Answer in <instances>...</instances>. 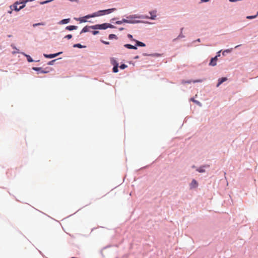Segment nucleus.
I'll return each mask as SVG.
<instances>
[{
    "mask_svg": "<svg viewBox=\"0 0 258 258\" xmlns=\"http://www.w3.org/2000/svg\"><path fill=\"white\" fill-rule=\"evenodd\" d=\"M78 29V26L75 25H69L66 27L65 29L70 31L77 30Z\"/></svg>",
    "mask_w": 258,
    "mask_h": 258,
    "instance_id": "obj_12",
    "label": "nucleus"
},
{
    "mask_svg": "<svg viewBox=\"0 0 258 258\" xmlns=\"http://www.w3.org/2000/svg\"><path fill=\"white\" fill-rule=\"evenodd\" d=\"M93 26H94V25L85 26L81 31L80 34H81L90 31V29H93Z\"/></svg>",
    "mask_w": 258,
    "mask_h": 258,
    "instance_id": "obj_4",
    "label": "nucleus"
},
{
    "mask_svg": "<svg viewBox=\"0 0 258 258\" xmlns=\"http://www.w3.org/2000/svg\"><path fill=\"white\" fill-rule=\"evenodd\" d=\"M71 19L70 18H67V19H63L61 20H60L58 24L59 25H64L67 24L70 22Z\"/></svg>",
    "mask_w": 258,
    "mask_h": 258,
    "instance_id": "obj_10",
    "label": "nucleus"
},
{
    "mask_svg": "<svg viewBox=\"0 0 258 258\" xmlns=\"http://www.w3.org/2000/svg\"><path fill=\"white\" fill-rule=\"evenodd\" d=\"M183 29H184L183 28H181L180 29V32H181V33H182V31H183Z\"/></svg>",
    "mask_w": 258,
    "mask_h": 258,
    "instance_id": "obj_52",
    "label": "nucleus"
},
{
    "mask_svg": "<svg viewBox=\"0 0 258 258\" xmlns=\"http://www.w3.org/2000/svg\"><path fill=\"white\" fill-rule=\"evenodd\" d=\"M29 0H20L19 2H18V3H19V5H20V4H24V5H26V4L29 2Z\"/></svg>",
    "mask_w": 258,
    "mask_h": 258,
    "instance_id": "obj_30",
    "label": "nucleus"
},
{
    "mask_svg": "<svg viewBox=\"0 0 258 258\" xmlns=\"http://www.w3.org/2000/svg\"><path fill=\"white\" fill-rule=\"evenodd\" d=\"M43 56H44L45 58H49V59L53 58L56 57V55L55 53H50V54L44 53Z\"/></svg>",
    "mask_w": 258,
    "mask_h": 258,
    "instance_id": "obj_11",
    "label": "nucleus"
},
{
    "mask_svg": "<svg viewBox=\"0 0 258 258\" xmlns=\"http://www.w3.org/2000/svg\"><path fill=\"white\" fill-rule=\"evenodd\" d=\"M91 33L93 35H96L99 33V31L98 30H95L94 31H92Z\"/></svg>",
    "mask_w": 258,
    "mask_h": 258,
    "instance_id": "obj_37",
    "label": "nucleus"
},
{
    "mask_svg": "<svg viewBox=\"0 0 258 258\" xmlns=\"http://www.w3.org/2000/svg\"><path fill=\"white\" fill-rule=\"evenodd\" d=\"M240 46V45H237V46H236L235 47V48H238V47L239 46Z\"/></svg>",
    "mask_w": 258,
    "mask_h": 258,
    "instance_id": "obj_53",
    "label": "nucleus"
},
{
    "mask_svg": "<svg viewBox=\"0 0 258 258\" xmlns=\"http://www.w3.org/2000/svg\"><path fill=\"white\" fill-rule=\"evenodd\" d=\"M45 25V23L44 22H40V23L33 24V27H36L38 26H44Z\"/></svg>",
    "mask_w": 258,
    "mask_h": 258,
    "instance_id": "obj_27",
    "label": "nucleus"
},
{
    "mask_svg": "<svg viewBox=\"0 0 258 258\" xmlns=\"http://www.w3.org/2000/svg\"><path fill=\"white\" fill-rule=\"evenodd\" d=\"M227 78L226 77H221L219 78L218 80V83L216 85V87H219L222 83L227 81Z\"/></svg>",
    "mask_w": 258,
    "mask_h": 258,
    "instance_id": "obj_6",
    "label": "nucleus"
},
{
    "mask_svg": "<svg viewBox=\"0 0 258 258\" xmlns=\"http://www.w3.org/2000/svg\"><path fill=\"white\" fill-rule=\"evenodd\" d=\"M178 39H179V38H177H177H174V39L173 40V42H175V41H177Z\"/></svg>",
    "mask_w": 258,
    "mask_h": 258,
    "instance_id": "obj_51",
    "label": "nucleus"
},
{
    "mask_svg": "<svg viewBox=\"0 0 258 258\" xmlns=\"http://www.w3.org/2000/svg\"><path fill=\"white\" fill-rule=\"evenodd\" d=\"M119 67L121 70H124L127 67V66L124 63L121 64Z\"/></svg>",
    "mask_w": 258,
    "mask_h": 258,
    "instance_id": "obj_32",
    "label": "nucleus"
},
{
    "mask_svg": "<svg viewBox=\"0 0 258 258\" xmlns=\"http://www.w3.org/2000/svg\"><path fill=\"white\" fill-rule=\"evenodd\" d=\"M134 58L135 59H137L139 58V56H138V55H136V56H135L134 57Z\"/></svg>",
    "mask_w": 258,
    "mask_h": 258,
    "instance_id": "obj_49",
    "label": "nucleus"
},
{
    "mask_svg": "<svg viewBox=\"0 0 258 258\" xmlns=\"http://www.w3.org/2000/svg\"><path fill=\"white\" fill-rule=\"evenodd\" d=\"M196 42H201V39H200V38L197 39L196 40L194 41L193 42V43Z\"/></svg>",
    "mask_w": 258,
    "mask_h": 258,
    "instance_id": "obj_48",
    "label": "nucleus"
},
{
    "mask_svg": "<svg viewBox=\"0 0 258 258\" xmlns=\"http://www.w3.org/2000/svg\"><path fill=\"white\" fill-rule=\"evenodd\" d=\"M191 82H193V81H192V80H187V81L183 80L182 82V84H185V83L190 84Z\"/></svg>",
    "mask_w": 258,
    "mask_h": 258,
    "instance_id": "obj_38",
    "label": "nucleus"
},
{
    "mask_svg": "<svg viewBox=\"0 0 258 258\" xmlns=\"http://www.w3.org/2000/svg\"><path fill=\"white\" fill-rule=\"evenodd\" d=\"M122 24V21L121 20H120V21H116L115 22V24H116V25H121Z\"/></svg>",
    "mask_w": 258,
    "mask_h": 258,
    "instance_id": "obj_43",
    "label": "nucleus"
},
{
    "mask_svg": "<svg viewBox=\"0 0 258 258\" xmlns=\"http://www.w3.org/2000/svg\"><path fill=\"white\" fill-rule=\"evenodd\" d=\"M125 17L127 20L128 22H127L128 24H137L140 23H144V21L140 20H136V19H148L149 17L148 16H144L143 15H125Z\"/></svg>",
    "mask_w": 258,
    "mask_h": 258,
    "instance_id": "obj_1",
    "label": "nucleus"
},
{
    "mask_svg": "<svg viewBox=\"0 0 258 258\" xmlns=\"http://www.w3.org/2000/svg\"><path fill=\"white\" fill-rule=\"evenodd\" d=\"M121 21H122V24H123V23H127V22H129L128 21V20H127L126 18H125V19L123 18V19L121 20Z\"/></svg>",
    "mask_w": 258,
    "mask_h": 258,
    "instance_id": "obj_40",
    "label": "nucleus"
},
{
    "mask_svg": "<svg viewBox=\"0 0 258 258\" xmlns=\"http://www.w3.org/2000/svg\"><path fill=\"white\" fill-rule=\"evenodd\" d=\"M52 1H53V0H46V1L41 2L40 3V5H45V4H48Z\"/></svg>",
    "mask_w": 258,
    "mask_h": 258,
    "instance_id": "obj_33",
    "label": "nucleus"
},
{
    "mask_svg": "<svg viewBox=\"0 0 258 258\" xmlns=\"http://www.w3.org/2000/svg\"><path fill=\"white\" fill-rule=\"evenodd\" d=\"M9 13L11 14L12 13V11H9Z\"/></svg>",
    "mask_w": 258,
    "mask_h": 258,
    "instance_id": "obj_56",
    "label": "nucleus"
},
{
    "mask_svg": "<svg viewBox=\"0 0 258 258\" xmlns=\"http://www.w3.org/2000/svg\"><path fill=\"white\" fill-rule=\"evenodd\" d=\"M257 16H258V12L256 13V15H251V16H246V18L247 19L251 20V19H253L256 18L257 17Z\"/></svg>",
    "mask_w": 258,
    "mask_h": 258,
    "instance_id": "obj_24",
    "label": "nucleus"
},
{
    "mask_svg": "<svg viewBox=\"0 0 258 258\" xmlns=\"http://www.w3.org/2000/svg\"><path fill=\"white\" fill-rule=\"evenodd\" d=\"M116 9L115 8H110V9L104 10V15H105L110 14V13L114 12L115 11H116Z\"/></svg>",
    "mask_w": 258,
    "mask_h": 258,
    "instance_id": "obj_14",
    "label": "nucleus"
},
{
    "mask_svg": "<svg viewBox=\"0 0 258 258\" xmlns=\"http://www.w3.org/2000/svg\"><path fill=\"white\" fill-rule=\"evenodd\" d=\"M232 50H233L232 48H229V49H225L223 51H222V55L223 56H225L226 55V54L229 53L231 52Z\"/></svg>",
    "mask_w": 258,
    "mask_h": 258,
    "instance_id": "obj_21",
    "label": "nucleus"
},
{
    "mask_svg": "<svg viewBox=\"0 0 258 258\" xmlns=\"http://www.w3.org/2000/svg\"><path fill=\"white\" fill-rule=\"evenodd\" d=\"M209 167L208 165H204L200 166V167H198L196 169V171L200 173H204L205 172V168H208Z\"/></svg>",
    "mask_w": 258,
    "mask_h": 258,
    "instance_id": "obj_5",
    "label": "nucleus"
},
{
    "mask_svg": "<svg viewBox=\"0 0 258 258\" xmlns=\"http://www.w3.org/2000/svg\"><path fill=\"white\" fill-rule=\"evenodd\" d=\"M75 19L76 20V21H80V23H83V22H87V18L85 17V16L83 17H80V18H75Z\"/></svg>",
    "mask_w": 258,
    "mask_h": 258,
    "instance_id": "obj_16",
    "label": "nucleus"
},
{
    "mask_svg": "<svg viewBox=\"0 0 258 258\" xmlns=\"http://www.w3.org/2000/svg\"><path fill=\"white\" fill-rule=\"evenodd\" d=\"M71 2H77V0H70Z\"/></svg>",
    "mask_w": 258,
    "mask_h": 258,
    "instance_id": "obj_54",
    "label": "nucleus"
},
{
    "mask_svg": "<svg viewBox=\"0 0 258 258\" xmlns=\"http://www.w3.org/2000/svg\"><path fill=\"white\" fill-rule=\"evenodd\" d=\"M156 11H150L149 12L151 16L149 17V18H148V19H151V20H155L156 19Z\"/></svg>",
    "mask_w": 258,
    "mask_h": 258,
    "instance_id": "obj_15",
    "label": "nucleus"
},
{
    "mask_svg": "<svg viewBox=\"0 0 258 258\" xmlns=\"http://www.w3.org/2000/svg\"><path fill=\"white\" fill-rule=\"evenodd\" d=\"M222 50H219L216 53V55L214 56L218 60V58L221 56V52H222Z\"/></svg>",
    "mask_w": 258,
    "mask_h": 258,
    "instance_id": "obj_34",
    "label": "nucleus"
},
{
    "mask_svg": "<svg viewBox=\"0 0 258 258\" xmlns=\"http://www.w3.org/2000/svg\"><path fill=\"white\" fill-rule=\"evenodd\" d=\"M21 5L19 7V9L20 10V11L21 10H22V9H23L26 6V5H24V4H21Z\"/></svg>",
    "mask_w": 258,
    "mask_h": 258,
    "instance_id": "obj_44",
    "label": "nucleus"
},
{
    "mask_svg": "<svg viewBox=\"0 0 258 258\" xmlns=\"http://www.w3.org/2000/svg\"><path fill=\"white\" fill-rule=\"evenodd\" d=\"M110 62H111V64L113 66V67L119 65V63L117 62V61L116 60V58H115L114 57H111L110 58Z\"/></svg>",
    "mask_w": 258,
    "mask_h": 258,
    "instance_id": "obj_17",
    "label": "nucleus"
},
{
    "mask_svg": "<svg viewBox=\"0 0 258 258\" xmlns=\"http://www.w3.org/2000/svg\"><path fill=\"white\" fill-rule=\"evenodd\" d=\"M32 70L37 72L38 73L41 74H46L49 72L48 71H46L41 67H33Z\"/></svg>",
    "mask_w": 258,
    "mask_h": 258,
    "instance_id": "obj_3",
    "label": "nucleus"
},
{
    "mask_svg": "<svg viewBox=\"0 0 258 258\" xmlns=\"http://www.w3.org/2000/svg\"><path fill=\"white\" fill-rule=\"evenodd\" d=\"M184 37H185V36L183 35L182 34V33H181V32H180L179 35L178 36L177 38L180 39V38H184Z\"/></svg>",
    "mask_w": 258,
    "mask_h": 258,
    "instance_id": "obj_41",
    "label": "nucleus"
},
{
    "mask_svg": "<svg viewBox=\"0 0 258 258\" xmlns=\"http://www.w3.org/2000/svg\"><path fill=\"white\" fill-rule=\"evenodd\" d=\"M192 168H196L195 166V165H194V166H192Z\"/></svg>",
    "mask_w": 258,
    "mask_h": 258,
    "instance_id": "obj_57",
    "label": "nucleus"
},
{
    "mask_svg": "<svg viewBox=\"0 0 258 258\" xmlns=\"http://www.w3.org/2000/svg\"><path fill=\"white\" fill-rule=\"evenodd\" d=\"M97 14L98 17L105 15L104 13V10H99V11H97Z\"/></svg>",
    "mask_w": 258,
    "mask_h": 258,
    "instance_id": "obj_26",
    "label": "nucleus"
},
{
    "mask_svg": "<svg viewBox=\"0 0 258 258\" xmlns=\"http://www.w3.org/2000/svg\"><path fill=\"white\" fill-rule=\"evenodd\" d=\"M100 41H101L102 43H103L104 44H105V45H108V44H109V43H110L109 41H104V40H102V39H101V40H100Z\"/></svg>",
    "mask_w": 258,
    "mask_h": 258,
    "instance_id": "obj_39",
    "label": "nucleus"
},
{
    "mask_svg": "<svg viewBox=\"0 0 258 258\" xmlns=\"http://www.w3.org/2000/svg\"><path fill=\"white\" fill-rule=\"evenodd\" d=\"M117 19L116 18H112L110 20V22L111 23H113V24H115V20Z\"/></svg>",
    "mask_w": 258,
    "mask_h": 258,
    "instance_id": "obj_42",
    "label": "nucleus"
},
{
    "mask_svg": "<svg viewBox=\"0 0 258 258\" xmlns=\"http://www.w3.org/2000/svg\"><path fill=\"white\" fill-rule=\"evenodd\" d=\"M143 55H144V56H147V55H148V54H147V53H144V54H143Z\"/></svg>",
    "mask_w": 258,
    "mask_h": 258,
    "instance_id": "obj_55",
    "label": "nucleus"
},
{
    "mask_svg": "<svg viewBox=\"0 0 258 258\" xmlns=\"http://www.w3.org/2000/svg\"><path fill=\"white\" fill-rule=\"evenodd\" d=\"M107 28H111V29H114V28H116V27L115 26L112 25L111 24L107 23Z\"/></svg>",
    "mask_w": 258,
    "mask_h": 258,
    "instance_id": "obj_35",
    "label": "nucleus"
},
{
    "mask_svg": "<svg viewBox=\"0 0 258 258\" xmlns=\"http://www.w3.org/2000/svg\"><path fill=\"white\" fill-rule=\"evenodd\" d=\"M119 65L113 66L112 68V72L113 73H117L118 72Z\"/></svg>",
    "mask_w": 258,
    "mask_h": 258,
    "instance_id": "obj_28",
    "label": "nucleus"
},
{
    "mask_svg": "<svg viewBox=\"0 0 258 258\" xmlns=\"http://www.w3.org/2000/svg\"><path fill=\"white\" fill-rule=\"evenodd\" d=\"M98 17L97 16V12H94V13H93L92 14H88V15L85 16V17L87 19H90L91 18H94V17Z\"/></svg>",
    "mask_w": 258,
    "mask_h": 258,
    "instance_id": "obj_19",
    "label": "nucleus"
},
{
    "mask_svg": "<svg viewBox=\"0 0 258 258\" xmlns=\"http://www.w3.org/2000/svg\"><path fill=\"white\" fill-rule=\"evenodd\" d=\"M202 82V80H194L193 81V82L194 83H198V82Z\"/></svg>",
    "mask_w": 258,
    "mask_h": 258,
    "instance_id": "obj_45",
    "label": "nucleus"
},
{
    "mask_svg": "<svg viewBox=\"0 0 258 258\" xmlns=\"http://www.w3.org/2000/svg\"><path fill=\"white\" fill-rule=\"evenodd\" d=\"M92 28L93 30H106L107 29V23L94 25Z\"/></svg>",
    "mask_w": 258,
    "mask_h": 258,
    "instance_id": "obj_2",
    "label": "nucleus"
},
{
    "mask_svg": "<svg viewBox=\"0 0 258 258\" xmlns=\"http://www.w3.org/2000/svg\"><path fill=\"white\" fill-rule=\"evenodd\" d=\"M123 47L130 49H137V47L136 46V44L135 45H133L131 44H125L123 45Z\"/></svg>",
    "mask_w": 258,
    "mask_h": 258,
    "instance_id": "obj_9",
    "label": "nucleus"
},
{
    "mask_svg": "<svg viewBox=\"0 0 258 258\" xmlns=\"http://www.w3.org/2000/svg\"><path fill=\"white\" fill-rule=\"evenodd\" d=\"M62 51H60V52L55 53V54L56 55V57L58 56V55H59L60 54H62Z\"/></svg>",
    "mask_w": 258,
    "mask_h": 258,
    "instance_id": "obj_47",
    "label": "nucleus"
},
{
    "mask_svg": "<svg viewBox=\"0 0 258 258\" xmlns=\"http://www.w3.org/2000/svg\"><path fill=\"white\" fill-rule=\"evenodd\" d=\"M73 47L74 48H86V46L83 45L80 43H76L73 45Z\"/></svg>",
    "mask_w": 258,
    "mask_h": 258,
    "instance_id": "obj_20",
    "label": "nucleus"
},
{
    "mask_svg": "<svg viewBox=\"0 0 258 258\" xmlns=\"http://www.w3.org/2000/svg\"><path fill=\"white\" fill-rule=\"evenodd\" d=\"M108 39H110V40H112L113 39H117V36L115 34H110L108 36Z\"/></svg>",
    "mask_w": 258,
    "mask_h": 258,
    "instance_id": "obj_25",
    "label": "nucleus"
},
{
    "mask_svg": "<svg viewBox=\"0 0 258 258\" xmlns=\"http://www.w3.org/2000/svg\"><path fill=\"white\" fill-rule=\"evenodd\" d=\"M73 36L72 34H68L67 35H66L64 37V38H66V39H70L72 38Z\"/></svg>",
    "mask_w": 258,
    "mask_h": 258,
    "instance_id": "obj_36",
    "label": "nucleus"
},
{
    "mask_svg": "<svg viewBox=\"0 0 258 258\" xmlns=\"http://www.w3.org/2000/svg\"><path fill=\"white\" fill-rule=\"evenodd\" d=\"M19 5V4L18 3V2H16L13 5L11 6L10 8L12 10H14L16 12H18L20 11L18 7Z\"/></svg>",
    "mask_w": 258,
    "mask_h": 258,
    "instance_id": "obj_7",
    "label": "nucleus"
},
{
    "mask_svg": "<svg viewBox=\"0 0 258 258\" xmlns=\"http://www.w3.org/2000/svg\"><path fill=\"white\" fill-rule=\"evenodd\" d=\"M61 59V58H57V59H53V60H50L49 61L48 63H47V64L48 65H49V66H52V65H53L54 62L58 59Z\"/></svg>",
    "mask_w": 258,
    "mask_h": 258,
    "instance_id": "obj_29",
    "label": "nucleus"
},
{
    "mask_svg": "<svg viewBox=\"0 0 258 258\" xmlns=\"http://www.w3.org/2000/svg\"><path fill=\"white\" fill-rule=\"evenodd\" d=\"M127 37L128 38H129L132 41L135 42V41L136 40V39L133 38V35L130 34H128L127 35Z\"/></svg>",
    "mask_w": 258,
    "mask_h": 258,
    "instance_id": "obj_31",
    "label": "nucleus"
},
{
    "mask_svg": "<svg viewBox=\"0 0 258 258\" xmlns=\"http://www.w3.org/2000/svg\"><path fill=\"white\" fill-rule=\"evenodd\" d=\"M198 184L197 181L195 179H193L191 182V186L192 187H196Z\"/></svg>",
    "mask_w": 258,
    "mask_h": 258,
    "instance_id": "obj_23",
    "label": "nucleus"
},
{
    "mask_svg": "<svg viewBox=\"0 0 258 258\" xmlns=\"http://www.w3.org/2000/svg\"><path fill=\"white\" fill-rule=\"evenodd\" d=\"M136 46L138 48V47H145L146 46L145 43L143 42H141L139 40H136L135 41Z\"/></svg>",
    "mask_w": 258,
    "mask_h": 258,
    "instance_id": "obj_13",
    "label": "nucleus"
},
{
    "mask_svg": "<svg viewBox=\"0 0 258 258\" xmlns=\"http://www.w3.org/2000/svg\"><path fill=\"white\" fill-rule=\"evenodd\" d=\"M124 30V28H122V27H120V28H119V31H122V30Z\"/></svg>",
    "mask_w": 258,
    "mask_h": 258,
    "instance_id": "obj_50",
    "label": "nucleus"
},
{
    "mask_svg": "<svg viewBox=\"0 0 258 258\" xmlns=\"http://www.w3.org/2000/svg\"><path fill=\"white\" fill-rule=\"evenodd\" d=\"M201 3H207L210 1V0H200Z\"/></svg>",
    "mask_w": 258,
    "mask_h": 258,
    "instance_id": "obj_46",
    "label": "nucleus"
},
{
    "mask_svg": "<svg viewBox=\"0 0 258 258\" xmlns=\"http://www.w3.org/2000/svg\"><path fill=\"white\" fill-rule=\"evenodd\" d=\"M217 59L216 58H215L214 57H212L210 60L209 66L214 67L217 64Z\"/></svg>",
    "mask_w": 258,
    "mask_h": 258,
    "instance_id": "obj_8",
    "label": "nucleus"
},
{
    "mask_svg": "<svg viewBox=\"0 0 258 258\" xmlns=\"http://www.w3.org/2000/svg\"><path fill=\"white\" fill-rule=\"evenodd\" d=\"M22 54L26 57L27 61L29 62H33L34 60L33 58L30 56V55L26 54L25 53L23 52Z\"/></svg>",
    "mask_w": 258,
    "mask_h": 258,
    "instance_id": "obj_18",
    "label": "nucleus"
},
{
    "mask_svg": "<svg viewBox=\"0 0 258 258\" xmlns=\"http://www.w3.org/2000/svg\"><path fill=\"white\" fill-rule=\"evenodd\" d=\"M189 101L195 103L196 104L200 106H202V103L198 100H195L194 98H190Z\"/></svg>",
    "mask_w": 258,
    "mask_h": 258,
    "instance_id": "obj_22",
    "label": "nucleus"
}]
</instances>
